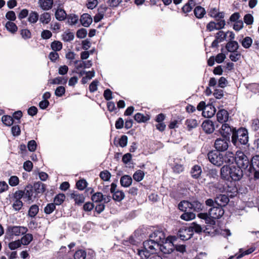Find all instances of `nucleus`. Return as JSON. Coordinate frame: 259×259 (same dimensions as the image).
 <instances>
[{
	"instance_id": "obj_1",
	"label": "nucleus",
	"mask_w": 259,
	"mask_h": 259,
	"mask_svg": "<svg viewBox=\"0 0 259 259\" xmlns=\"http://www.w3.org/2000/svg\"><path fill=\"white\" fill-rule=\"evenodd\" d=\"M220 133L223 138L230 140L231 142L236 148L243 150L249 148V133L248 130L245 127H236L231 126L228 123L222 125Z\"/></svg>"
},
{
	"instance_id": "obj_2",
	"label": "nucleus",
	"mask_w": 259,
	"mask_h": 259,
	"mask_svg": "<svg viewBox=\"0 0 259 259\" xmlns=\"http://www.w3.org/2000/svg\"><path fill=\"white\" fill-rule=\"evenodd\" d=\"M243 175V170L236 165H225L220 168V176L223 180L238 182L242 179Z\"/></svg>"
},
{
	"instance_id": "obj_3",
	"label": "nucleus",
	"mask_w": 259,
	"mask_h": 259,
	"mask_svg": "<svg viewBox=\"0 0 259 259\" xmlns=\"http://www.w3.org/2000/svg\"><path fill=\"white\" fill-rule=\"evenodd\" d=\"M247 176L254 181L259 180V155H255L250 159V166L247 169Z\"/></svg>"
},
{
	"instance_id": "obj_4",
	"label": "nucleus",
	"mask_w": 259,
	"mask_h": 259,
	"mask_svg": "<svg viewBox=\"0 0 259 259\" xmlns=\"http://www.w3.org/2000/svg\"><path fill=\"white\" fill-rule=\"evenodd\" d=\"M27 231L28 229L26 227L21 226H9L6 229L5 239H8L10 241L13 239L14 236H18L21 235L25 234Z\"/></svg>"
},
{
	"instance_id": "obj_5",
	"label": "nucleus",
	"mask_w": 259,
	"mask_h": 259,
	"mask_svg": "<svg viewBox=\"0 0 259 259\" xmlns=\"http://www.w3.org/2000/svg\"><path fill=\"white\" fill-rule=\"evenodd\" d=\"M211 17H213L215 21H211V31L214 30H220L224 28L225 25V21L224 19V13L223 12H218L216 8L211 10Z\"/></svg>"
},
{
	"instance_id": "obj_6",
	"label": "nucleus",
	"mask_w": 259,
	"mask_h": 259,
	"mask_svg": "<svg viewBox=\"0 0 259 259\" xmlns=\"http://www.w3.org/2000/svg\"><path fill=\"white\" fill-rule=\"evenodd\" d=\"M229 184H226V185H223L219 183H215L211 185V188L215 189V191L217 192V190L220 192L226 191V192L230 193V196L233 197V196L237 195L238 193V188L234 183H233L231 181H229Z\"/></svg>"
},
{
	"instance_id": "obj_7",
	"label": "nucleus",
	"mask_w": 259,
	"mask_h": 259,
	"mask_svg": "<svg viewBox=\"0 0 259 259\" xmlns=\"http://www.w3.org/2000/svg\"><path fill=\"white\" fill-rule=\"evenodd\" d=\"M242 150L237 151V159L236 161V166L240 169L246 170V175L248 174L247 169L250 166V160L243 152Z\"/></svg>"
},
{
	"instance_id": "obj_8",
	"label": "nucleus",
	"mask_w": 259,
	"mask_h": 259,
	"mask_svg": "<svg viewBox=\"0 0 259 259\" xmlns=\"http://www.w3.org/2000/svg\"><path fill=\"white\" fill-rule=\"evenodd\" d=\"M176 240V237L174 236H169L166 237V240L159 244V248L163 253L169 254L174 249V242Z\"/></svg>"
},
{
	"instance_id": "obj_9",
	"label": "nucleus",
	"mask_w": 259,
	"mask_h": 259,
	"mask_svg": "<svg viewBox=\"0 0 259 259\" xmlns=\"http://www.w3.org/2000/svg\"><path fill=\"white\" fill-rule=\"evenodd\" d=\"M149 237L152 238V240L158 244L161 243L166 240V235L164 229L162 228H158L154 230L150 235Z\"/></svg>"
},
{
	"instance_id": "obj_10",
	"label": "nucleus",
	"mask_w": 259,
	"mask_h": 259,
	"mask_svg": "<svg viewBox=\"0 0 259 259\" xmlns=\"http://www.w3.org/2000/svg\"><path fill=\"white\" fill-rule=\"evenodd\" d=\"M224 214V210L222 207L214 205L211 199V227L215 224V220L220 218Z\"/></svg>"
},
{
	"instance_id": "obj_11",
	"label": "nucleus",
	"mask_w": 259,
	"mask_h": 259,
	"mask_svg": "<svg viewBox=\"0 0 259 259\" xmlns=\"http://www.w3.org/2000/svg\"><path fill=\"white\" fill-rule=\"evenodd\" d=\"M219 138L215 141L214 146L216 149L215 151L223 152L228 149L229 147L228 144L231 142V140H228L227 138Z\"/></svg>"
},
{
	"instance_id": "obj_12",
	"label": "nucleus",
	"mask_w": 259,
	"mask_h": 259,
	"mask_svg": "<svg viewBox=\"0 0 259 259\" xmlns=\"http://www.w3.org/2000/svg\"><path fill=\"white\" fill-rule=\"evenodd\" d=\"M223 154L220 152L211 150V164L220 167L224 164Z\"/></svg>"
},
{
	"instance_id": "obj_13",
	"label": "nucleus",
	"mask_w": 259,
	"mask_h": 259,
	"mask_svg": "<svg viewBox=\"0 0 259 259\" xmlns=\"http://www.w3.org/2000/svg\"><path fill=\"white\" fill-rule=\"evenodd\" d=\"M91 199L95 203H100L103 201L104 203H107L110 201L111 196L103 195L101 192H96L92 195Z\"/></svg>"
},
{
	"instance_id": "obj_14",
	"label": "nucleus",
	"mask_w": 259,
	"mask_h": 259,
	"mask_svg": "<svg viewBox=\"0 0 259 259\" xmlns=\"http://www.w3.org/2000/svg\"><path fill=\"white\" fill-rule=\"evenodd\" d=\"M20 193H16L15 192L13 194L12 199L13 201L12 207L17 211L20 210L23 206V203L21 200Z\"/></svg>"
},
{
	"instance_id": "obj_15",
	"label": "nucleus",
	"mask_w": 259,
	"mask_h": 259,
	"mask_svg": "<svg viewBox=\"0 0 259 259\" xmlns=\"http://www.w3.org/2000/svg\"><path fill=\"white\" fill-rule=\"evenodd\" d=\"M229 201V199L227 196L224 194H220L218 195L213 201L214 205L222 207L225 206Z\"/></svg>"
},
{
	"instance_id": "obj_16",
	"label": "nucleus",
	"mask_w": 259,
	"mask_h": 259,
	"mask_svg": "<svg viewBox=\"0 0 259 259\" xmlns=\"http://www.w3.org/2000/svg\"><path fill=\"white\" fill-rule=\"evenodd\" d=\"M178 235L182 240H187L192 237V230L189 227H182L178 231Z\"/></svg>"
},
{
	"instance_id": "obj_17",
	"label": "nucleus",
	"mask_w": 259,
	"mask_h": 259,
	"mask_svg": "<svg viewBox=\"0 0 259 259\" xmlns=\"http://www.w3.org/2000/svg\"><path fill=\"white\" fill-rule=\"evenodd\" d=\"M224 163L228 164H232L236 163L237 159V151L235 153L231 151H227L223 154Z\"/></svg>"
},
{
	"instance_id": "obj_18",
	"label": "nucleus",
	"mask_w": 259,
	"mask_h": 259,
	"mask_svg": "<svg viewBox=\"0 0 259 259\" xmlns=\"http://www.w3.org/2000/svg\"><path fill=\"white\" fill-rule=\"evenodd\" d=\"M16 193H20L21 198H26L27 201L32 200L33 196V188L32 187L27 186L24 190H17Z\"/></svg>"
},
{
	"instance_id": "obj_19",
	"label": "nucleus",
	"mask_w": 259,
	"mask_h": 259,
	"mask_svg": "<svg viewBox=\"0 0 259 259\" xmlns=\"http://www.w3.org/2000/svg\"><path fill=\"white\" fill-rule=\"evenodd\" d=\"M229 113L225 109L220 110L217 113V120L221 123L225 124L228 119Z\"/></svg>"
},
{
	"instance_id": "obj_20",
	"label": "nucleus",
	"mask_w": 259,
	"mask_h": 259,
	"mask_svg": "<svg viewBox=\"0 0 259 259\" xmlns=\"http://www.w3.org/2000/svg\"><path fill=\"white\" fill-rule=\"evenodd\" d=\"M159 246V244L155 242L152 240V238L149 240L145 241L143 242V247L144 248L147 249H150L151 250H156L158 249Z\"/></svg>"
},
{
	"instance_id": "obj_21",
	"label": "nucleus",
	"mask_w": 259,
	"mask_h": 259,
	"mask_svg": "<svg viewBox=\"0 0 259 259\" xmlns=\"http://www.w3.org/2000/svg\"><path fill=\"white\" fill-rule=\"evenodd\" d=\"M255 250V247H251L248 249L244 251L243 249L241 248L239 249V254H236L234 256L232 255L230 256L228 259H233L235 257H236V259H239L244 255L249 254L253 252Z\"/></svg>"
},
{
	"instance_id": "obj_22",
	"label": "nucleus",
	"mask_w": 259,
	"mask_h": 259,
	"mask_svg": "<svg viewBox=\"0 0 259 259\" xmlns=\"http://www.w3.org/2000/svg\"><path fill=\"white\" fill-rule=\"evenodd\" d=\"M239 47L238 43L234 40H231L228 42L225 46V48L228 52H236Z\"/></svg>"
},
{
	"instance_id": "obj_23",
	"label": "nucleus",
	"mask_w": 259,
	"mask_h": 259,
	"mask_svg": "<svg viewBox=\"0 0 259 259\" xmlns=\"http://www.w3.org/2000/svg\"><path fill=\"white\" fill-rule=\"evenodd\" d=\"M80 21L82 26L89 27L92 23L93 19L90 15L85 13L81 15Z\"/></svg>"
},
{
	"instance_id": "obj_24",
	"label": "nucleus",
	"mask_w": 259,
	"mask_h": 259,
	"mask_svg": "<svg viewBox=\"0 0 259 259\" xmlns=\"http://www.w3.org/2000/svg\"><path fill=\"white\" fill-rule=\"evenodd\" d=\"M39 6L44 10L51 9L53 5V0H38Z\"/></svg>"
},
{
	"instance_id": "obj_25",
	"label": "nucleus",
	"mask_w": 259,
	"mask_h": 259,
	"mask_svg": "<svg viewBox=\"0 0 259 259\" xmlns=\"http://www.w3.org/2000/svg\"><path fill=\"white\" fill-rule=\"evenodd\" d=\"M202 172V169L200 166L198 165H194L190 171L191 177L193 179H197L199 178Z\"/></svg>"
},
{
	"instance_id": "obj_26",
	"label": "nucleus",
	"mask_w": 259,
	"mask_h": 259,
	"mask_svg": "<svg viewBox=\"0 0 259 259\" xmlns=\"http://www.w3.org/2000/svg\"><path fill=\"white\" fill-rule=\"evenodd\" d=\"M132 177L128 175L122 176L120 180L121 185L124 187H128L132 184Z\"/></svg>"
},
{
	"instance_id": "obj_27",
	"label": "nucleus",
	"mask_w": 259,
	"mask_h": 259,
	"mask_svg": "<svg viewBox=\"0 0 259 259\" xmlns=\"http://www.w3.org/2000/svg\"><path fill=\"white\" fill-rule=\"evenodd\" d=\"M191 206V202L186 200H183L179 203L178 208L182 211H190Z\"/></svg>"
},
{
	"instance_id": "obj_28",
	"label": "nucleus",
	"mask_w": 259,
	"mask_h": 259,
	"mask_svg": "<svg viewBox=\"0 0 259 259\" xmlns=\"http://www.w3.org/2000/svg\"><path fill=\"white\" fill-rule=\"evenodd\" d=\"M226 58V54L223 53L218 54L215 57L211 56V66L213 65L214 61L221 64L224 61Z\"/></svg>"
},
{
	"instance_id": "obj_29",
	"label": "nucleus",
	"mask_w": 259,
	"mask_h": 259,
	"mask_svg": "<svg viewBox=\"0 0 259 259\" xmlns=\"http://www.w3.org/2000/svg\"><path fill=\"white\" fill-rule=\"evenodd\" d=\"M71 197L74 200L75 203L78 205L82 204L84 201L83 195L75 192L71 194Z\"/></svg>"
},
{
	"instance_id": "obj_30",
	"label": "nucleus",
	"mask_w": 259,
	"mask_h": 259,
	"mask_svg": "<svg viewBox=\"0 0 259 259\" xmlns=\"http://www.w3.org/2000/svg\"><path fill=\"white\" fill-rule=\"evenodd\" d=\"M33 188L36 193H42L46 190L45 185L40 182L35 183Z\"/></svg>"
},
{
	"instance_id": "obj_31",
	"label": "nucleus",
	"mask_w": 259,
	"mask_h": 259,
	"mask_svg": "<svg viewBox=\"0 0 259 259\" xmlns=\"http://www.w3.org/2000/svg\"><path fill=\"white\" fill-rule=\"evenodd\" d=\"M184 212V213L180 217L181 219L186 221H189L195 219V214L192 211L190 210Z\"/></svg>"
},
{
	"instance_id": "obj_32",
	"label": "nucleus",
	"mask_w": 259,
	"mask_h": 259,
	"mask_svg": "<svg viewBox=\"0 0 259 259\" xmlns=\"http://www.w3.org/2000/svg\"><path fill=\"white\" fill-rule=\"evenodd\" d=\"M137 254L140 257V259H148L150 256V254L148 249L144 248L137 249Z\"/></svg>"
},
{
	"instance_id": "obj_33",
	"label": "nucleus",
	"mask_w": 259,
	"mask_h": 259,
	"mask_svg": "<svg viewBox=\"0 0 259 259\" xmlns=\"http://www.w3.org/2000/svg\"><path fill=\"white\" fill-rule=\"evenodd\" d=\"M39 15L37 12L35 11H31L30 13H29L28 16V21L30 23H35L38 20Z\"/></svg>"
},
{
	"instance_id": "obj_34",
	"label": "nucleus",
	"mask_w": 259,
	"mask_h": 259,
	"mask_svg": "<svg viewBox=\"0 0 259 259\" xmlns=\"http://www.w3.org/2000/svg\"><path fill=\"white\" fill-rule=\"evenodd\" d=\"M125 195L122 191L117 190L112 193V198L116 201L120 202L124 199Z\"/></svg>"
},
{
	"instance_id": "obj_35",
	"label": "nucleus",
	"mask_w": 259,
	"mask_h": 259,
	"mask_svg": "<svg viewBox=\"0 0 259 259\" xmlns=\"http://www.w3.org/2000/svg\"><path fill=\"white\" fill-rule=\"evenodd\" d=\"M194 13L195 16L199 19L202 18L203 17L204 15L205 14L206 12L205 9L201 6L196 7L194 10Z\"/></svg>"
},
{
	"instance_id": "obj_36",
	"label": "nucleus",
	"mask_w": 259,
	"mask_h": 259,
	"mask_svg": "<svg viewBox=\"0 0 259 259\" xmlns=\"http://www.w3.org/2000/svg\"><path fill=\"white\" fill-rule=\"evenodd\" d=\"M33 240V236L31 234H26L20 240L21 244L26 245L29 244Z\"/></svg>"
},
{
	"instance_id": "obj_37",
	"label": "nucleus",
	"mask_w": 259,
	"mask_h": 259,
	"mask_svg": "<svg viewBox=\"0 0 259 259\" xmlns=\"http://www.w3.org/2000/svg\"><path fill=\"white\" fill-rule=\"evenodd\" d=\"M191 210L198 212L202 209V204L197 200H194L191 202Z\"/></svg>"
},
{
	"instance_id": "obj_38",
	"label": "nucleus",
	"mask_w": 259,
	"mask_h": 259,
	"mask_svg": "<svg viewBox=\"0 0 259 259\" xmlns=\"http://www.w3.org/2000/svg\"><path fill=\"white\" fill-rule=\"evenodd\" d=\"M51 15L50 13L47 12L42 14L39 18L40 22L44 24H48L51 21Z\"/></svg>"
},
{
	"instance_id": "obj_39",
	"label": "nucleus",
	"mask_w": 259,
	"mask_h": 259,
	"mask_svg": "<svg viewBox=\"0 0 259 259\" xmlns=\"http://www.w3.org/2000/svg\"><path fill=\"white\" fill-rule=\"evenodd\" d=\"M135 120L138 122H145L149 119L148 115H144L141 113H137L134 116Z\"/></svg>"
},
{
	"instance_id": "obj_40",
	"label": "nucleus",
	"mask_w": 259,
	"mask_h": 259,
	"mask_svg": "<svg viewBox=\"0 0 259 259\" xmlns=\"http://www.w3.org/2000/svg\"><path fill=\"white\" fill-rule=\"evenodd\" d=\"M241 43L244 48L248 49L252 44V39L250 37L246 36L242 39Z\"/></svg>"
},
{
	"instance_id": "obj_41",
	"label": "nucleus",
	"mask_w": 259,
	"mask_h": 259,
	"mask_svg": "<svg viewBox=\"0 0 259 259\" xmlns=\"http://www.w3.org/2000/svg\"><path fill=\"white\" fill-rule=\"evenodd\" d=\"M39 211L38 206L36 204L32 205L30 206L28 210V215L31 218H34L38 213Z\"/></svg>"
},
{
	"instance_id": "obj_42",
	"label": "nucleus",
	"mask_w": 259,
	"mask_h": 259,
	"mask_svg": "<svg viewBox=\"0 0 259 259\" xmlns=\"http://www.w3.org/2000/svg\"><path fill=\"white\" fill-rule=\"evenodd\" d=\"M185 124L189 131L196 127L197 125V121L194 119H188L185 121Z\"/></svg>"
},
{
	"instance_id": "obj_43",
	"label": "nucleus",
	"mask_w": 259,
	"mask_h": 259,
	"mask_svg": "<svg viewBox=\"0 0 259 259\" xmlns=\"http://www.w3.org/2000/svg\"><path fill=\"white\" fill-rule=\"evenodd\" d=\"M55 17L57 19L61 21L64 20L66 17L65 11L62 9H58L55 13Z\"/></svg>"
},
{
	"instance_id": "obj_44",
	"label": "nucleus",
	"mask_w": 259,
	"mask_h": 259,
	"mask_svg": "<svg viewBox=\"0 0 259 259\" xmlns=\"http://www.w3.org/2000/svg\"><path fill=\"white\" fill-rule=\"evenodd\" d=\"M145 176L144 172L141 170H137L133 175V179L137 182L142 181Z\"/></svg>"
},
{
	"instance_id": "obj_45",
	"label": "nucleus",
	"mask_w": 259,
	"mask_h": 259,
	"mask_svg": "<svg viewBox=\"0 0 259 259\" xmlns=\"http://www.w3.org/2000/svg\"><path fill=\"white\" fill-rule=\"evenodd\" d=\"M202 128L206 134H210V120L207 119L205 120L202 124Z\"/></svg>"
},
{
	"instance_id": "obj_46",
	"label": "nucleus",
	"mask_w": 259,
	"mask_h": 259,
	"mask_svg": "<svg viewBox=\"0 0 259 259\" xmlns=\"http://www.w3.org/2000/svg\"><path fill=\"white\" fill-rule=\"evenodd\" d=\"M228 33H221L220 37H217L211 43V47H216L220 42L223 41L226 37Z\"/></svg>"
},
{
	"instance_id": "obj_47",
	"label": "nucleus",
	"mask_w": 259,
	"mask_h": 259,
	"mask_svg": "<svg viewBox=\"0 0 259 259\" xmlns=\"http://www.w3.org/2000/svg\"><path fill=\"white\" fill-rule=\"evenodd\" d=\"M5 27L7 30L11 32H15L17 30L16 25L13 22L8 21L6 23Z\"/></svg>"
},
{
	"instance_id": "obj_48",
	"label": "nucleus",
	"mask_w": 259,
	"mask_h": 259,
	"mask_svg": "<svg viewBox=\"0 0 259 259\" xmlns=\"http://www.w3.org/2000/svg\"><path fill=\"white\" fill-rule=\"evenodd\" d=\"M2 120L7 126H11L14 122L13 118L10 115H4L2 118Z\"/></svg>"
},
{
	"instance_id": "obj_49",
	"label": "nucleus",
	"mask_w": 259,
	"mask_h": 259,
	"mask_svg": "<svg viewBox=\"0 0 259 259\" xmlns=\"http://www.w3.org/2000/svg\"><path fill=\"white\" fill-rule=\"evenodd\" d=\"M250 128L253 132L259 131V119L257 118L253 119L250 121Z\"/></svg>"
},
{
	"instance_id": "obj_50",
	"label": "nucleus",
	"mask_w": 259,
	"mask_h": 259,
	"mask_svg": "<svg viewBox=\"0 0 259 259\" xmlns=\"http://www.w3.org/2000/svg\"><path fill=\"white\" fill-rule=\"evenodd\" d=\"M65 199V196L63 194H59L56 195L54 198V204L55 205H59L61 204Z\"/></svg>"
},
{
	"instance_id": "obj_51",
	"label": "nucleus",
	"mask_w": 259,
	"mask_h": 259,
	"mask_svg": "<svg viewBox=\"0 0 259 259\" xmlns=\"http://www.w3.org/2000/svg\"><path fill=\"white\" fill-rule=\"evenodd\" d=\"M86 252L82 249L77 250L74 254V259H85L86 257Z\"/></svg>"
},
{
	"instance_id": "obj_52",
	"label": "nucleus",
	"mask_w": 259,
	"mask_h": 259,
	"mask_svg": "<svg viewBox=\"0 0 259 259\" xmlns=\"http://www.w3.org/2000/svg\"><path fill=\"white\" fill-rule=\"evenodd\" d=\"M78 62L79 63L76 66V69H79V68H89L92 66V63L91 61H88L87 62H79V61H76L75 64H77Z\"/></svg>"
},
{
	"instance_id": "obj_53",
	"label": "nucleus",
	"mask_w": 259,
	"mask_h": 259,
	"mask_svg": "<svg viewBox=\"0 0 259 259\" xmlns=\"http://www.w3.org/2000/svg\"><path fill=\"white\" fill-rule=\"evenodd\" d=\"M56 208V205L53 203H50L45 207L44 211L46 214H50L53 212Z\"/></svg>"
},
{
	"instance_id": "obj_54",
	"label": "nucleus",
	"mask_w": 259,
	"mask_h": 259,
	"mask_svg": "<svg viewBox=\"0 0 259 259\" xmlns=\"http://www.w3.org/2000/svg\"><path fill=\"white\" fill-rule=\"evenodd\" d=\"M52 50L55 52L61 50L62 48V44L59 41H54L51 45Z\"/></svg>"
},
{
	"instance_id": "obj_55",
	"label": "nucleus",
	"mask_w": 259,
	"mask_h": 259,
	"mask_svg": "<svg viewBox=\"0 0 259 259\" xmlns=\"http://www.w3.org/2000/svg\"><path fill=\"white\" fill-rule=\"evenodd\" d=\"M228 84L227 79L223 76L221 77L218 81V87L224 89Z\"/></svg>"
},
{
	"instance_id": "obj_56",
	"label": "nucleus",
	"mask_w": 259,
	"mask_h": 259,
	"mask_svg": "<svg viewBox=\"0 0 259 259\" xmlns=\"http://www.w3.org/2000/svg\"><path fill=\"white\" fill-rule=\"evenodd\" d=\"M231 53L232 54L229 55V58L232 61L237 62L240 59L241 55L240 53L238 52L237 51Z\"/></svg>"
},
{
	"instance_id": "obj_57",
	"label": "nucleus",
	"mask_w": 259,
	"mask_h": 259,
	"mask_svg": "<svg viewBox=\"0 0 259 259\" xmlns=\"http://www.w3.org/2000/svg\"><path fill=\"white\" fill-rule=\"evenodd\" d=\"M100 177L103 181H109L111 177V174L107 170H104L100 172Z\"/></svg>"
},
{
	"instance_id": "obj_58",
	"label": "nucleus",
	"mask_w": 259,
	"mask_h": 259,
	"mask_svg": "<svg viewBox=\"0 0 259 259\" xmlns=\"http://www.w3.org/2000/svg\"><path fill=\"white\" fill-rule=\"evenodd\" d=\"M189 228V229H192V235H193L194 232L199 233L202 231V228L200 225L195 223H193L191 226Z\"/></svg>"
},
{
	"instance_id": "obj_59",
	"label": "nucleus",
	"mask_w": 259,
	"mask_h": 259,
	"mask_svg": "<svg viewBox=\"0 0 259 259\" xmlns=\"http://www.w3.org/2000/svg\"><path fill=\"white\" fill-rule=\"evenodd\" d=\"M67 79L62 77H57L52 80L51 83L52 84H65Z\"/></svg>"
},
{
	"instance_id": "obj_60",
	"label": "nucleus",
	"mask_w": 259,
	"mask_h": 259,
	"mask_svg": "<svg viewBox=\"0 0 259 259\" xmlns=\"http://www.w3.org/2000/svg\"><path fill=\"white\" fill-rule=\"evenodd\" d=\"M76 186L80 190H83L87 186V182L85 180H80L77 181Z\"/></svg>"
},
{
	"instance_id": "obj_61",
	"label": "nucleus",
	"mask_w": 259,
	"mask_h": 259,
	"mask_svg": "<svg viewBox=\"0 0 259 259\" xmlns=\"http://www.w3.org/2000/svg\"><path fill=\"white\" fill-rule=\"evenodd\" d=\"M78 17L75 14H71L68 16V22L71 25L76 24L78 22Z\"/></svg>"
},
{
	"instance_id": "obj_62",
	"label": "nucleus",
	"mask_w": 259,
	"mask_h": 259,
	"mask_svg": "<svg viewBox=\"0 0 259 259\" xmlns=\"http://www.w3.org/2000/svg\"><path fill=\"white\" fill-rule=\"evenodd\" d=\"M19 182V178L15 176H11L9 180L10 186L14 187L18 185Z\"/></svg>"
},
{
	"instance_id": "obj_63",
	"label": "nucleus",
	"mask_w": 259,
	"mask_h": 259,
	"mask_svg": "<svg viewBox=\"0 0 259 259\" xmlns=\"http://www.w3.org/2000/svg\"><path fill=\"white\" fill-rule=\"evenodd\" d=\"M214 97L218 99H220L224 96V91L222 89H215L213 93Z\"/></svg>"
},
{
	"instance_id": "obj_64",
	"label": "nucleus",
	"mask_w": 259,
	"mask_h": 259,
	"mask_svg": "<svg viewBox=\"0 0 259 259\" xmlns=\"http://www.w3.org/2000/svg\"><path fill=\"white\" fill-rule=\"evenodd\" d=\"M21 244L20 240H18L10 242L9 243V247L11 250H14L19 247L21 246Z\"/></svg>"
}]
</instances>
